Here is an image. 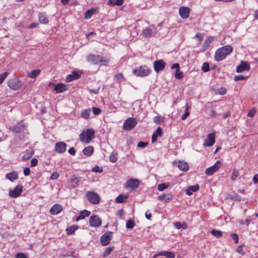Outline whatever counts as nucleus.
<instances>
[{
    "mask_svg": "<svg viewBox=\"0 0 258 258\" xmlns=\"http://www.w3.org/2000/svg\"><path fill=\"white\" fill-rule=\"evenodd\" d=\"M233 50V48L230 45H225L218 49L215 54V59L216 61H220L226 58Z\"/></svg>",
    "mask_w": 258,
    "mask_h": 258,
    "instance_id": "nucleus-1",
    "label": "nucleus"
},
{
    "mask_svg": "<svg viewBox=\"0 0 258 258\" xmlns=\"http://www.w3.org/2000/svg\"><path fill=\"white\" fill-rule=\"evenodd\" d=\"M87 60L88 62L94 65L99 64L100 63H102L103 64L106 65L109 62V60L107 58L103 57L100 55L93 54L87 56Z\"/></svg>",
    "mask_w": 258,
    "mask_h": 258,
    "instance_id": "nucleus-2",
    "label": "nucleus"
},
{
    "mask_svg": "<svg viewBox=\"0 0 258 258\" xmlns=\"http://www.w3.org/2000/svg\"><path fill=\"white\" fill-rule=\"evenodd\" d=\"M95 138V131L93 128H88L80 135V140L87 144L89 143Z\"/></svg>",
    "mask_w": 258,
    "mask_h": 258,
    "instance_id": "nucleus-3",
    "label": "nucleus"
},
{
    "mask_svg": "<svg viewBox=\"0 0 258 258\" xmlns=\"http://www.w3.org/2000/svg\"><path fill=\"white\" fill-rule=\"evenodd\" d=\"M151 72L152 70L146 65L141 66L133 71L134 75L140 77L148 76Z\"/></svg>",
    "mask_w": 258,
    "mask_h": 258,
    "instance_id": "nucleus-4",
    "label": "nucleus"
},
{
    "mask_svg": "<svg viewBox=\"0 0 258 258\" xmlns=\"http://www.w3.org/2000/svg\"><path fill=\"white\" fill-rule=\"evenodd\" d=\"M86 197L88 201L93 205H97L100 202L99 195L93 190H88L86 193Z\"/></svg>",
    "mask_w": 258,
    "mask_h": 258,
    "instance_id": "nucleus-5",
    "label": "nucleus"
},
{
    "mask_svg": "<svg viewBox=\"0 0 258 258\" xmlns=\"http://www.w3.org/2000/svg\"><path fill=\"white\" fill-rule=\"evenodd\" d=\"M139 185L140 181L138 179L131 178L126 181L125 188L135 190L139 187Z\"/></svg>",
    "mask_w": 258,
    "mask_h": 258,
    "instance_id": "nucleus-6",
    "label": "nucleus"
},
{
    "mask_svg": "<svg viewBox=\"0 0 258 258\" xmlns=\"http://www.w3.org/2000/svg\"><path fill=\"white\" fill-rule=\"evenodd\" d=\"M137 123L136 119L130 117L126 119L123 125V129L125 131H130L135 127Z\"/></svg>",
    "mask_w": 258,
    "mask_h": 258,
    "instance_id": "nucleus-7",
    "label": "nucleus"
},
{
    "mask_svg": "<svg viewBox=\"0 0 258 258\" xmlns=\"http://www.w3.org/2000/svg\"><path fill=\"white\" fill-rule=\"evenodd\" d=\"M23 186L22 184H18L14 189L10 190L9 196L13 198H16L20 196L23 192Z\"/></svg>",
    "mask_w": 258,
    "mask_h": 258,
    "instance_id": "nucleus-8",
    "label": "nucleus"
},
{
    "mask_svg": "<svg viewBox=\"0 0 258 258\" xmlns=\"http://www.w3.org/2000/svg\"><path fill=\"white\" fill-rule=\"evenodd\" d=\"M8 86L11 89L17 90L21 88L22 83L19 79L14 78L9 80Z\"/></svg>",
    "mask_w": 258,
    "mask_h": 258,
    "instance_id": "nucleus-9",
    "label": "nucleus"
},
{
    "mask_svg": "<svg viewBox=\"0 0 258 258\" xmlns=\"http://www.w3.org/2000/svg\"><path fill=\"white\" fill-rule=\"evenodd\" d=\"M113 233L108 232L102 235L100 238V242L103 246H106L110 243V240L112 238Z\"/></svg>",
    "mask_w": 258,
    "mask_h": 258,
    "instance_id": "nucleus-10",
    "label": "nucleus"
},
{
    "mask_svg": "<svg viewBox=\"0 0 258 258\" xmlns=\"http://www.w3.org/2000/svg\"><path fill=\"white\" fill-rule=\"evenodd\" d=\"M89 223L91 227H99L101 225L102 220L98 215H93L90 217Z\"/></svg>",
    "mask_w": 258,
    "mask_h": 258,
    "instance_id": "nucleus-11",
    "label": "nucleus"
},
{
    "mask_svg": "<svg viewBox=\"0 0 258 258\" xmlns=\"http://www.w3.org/2000/svg\"><path fill=\"white\" fill-rule=\"evenodd\" d=\"M166 63L163 59H159L154 62L153 67L155 71L159 73L160 71L164 70L166 67Z\"/></svg>",
    "mask_w": 258,
    "mask_h": 258,
    "instance_id": "nucleus-12",
    "label": "nucleus"
},
{
    "mask_svg": "<svg viewBox=\"0 0 258 258\" xmlns=\"http://www.w3.org/2000/svg\"><path fill=\"white\" fill-rule=\"evenodd\" d=\"M220 161H217L213 166L208 168L206 170V174L208 175H213L214 173L218 170L220 168Z\"/></svg>",
    "mask_w": 258,
    "mask_h": 258,
    "instance_id": "nucleus-13",
    "label": "nucleus"
},
{
    "mask_svg": "<svg viewBox=\"0 0 258 258\" xmlns=\"http://www.w3.org/2000/svg\"><path fill=\"white\" fill-rule=\"evenodd\" d=\"M215 143V136L214 133H211L208 135L207 138L205 139L204 143L205 147H211Z\"/></svg>",
    "mask_w": 258,
    "mask_h": 258,
    "instance_id": "nucleus-14",
    "label": "nucleus"
},
{
    "mask_svg": "<svg viewBox=\"0 0 258 258\" xmlns=\"http://www.w3.org/2000/svg\"><path fill=\"white\" fill-rule=\"evenodd\" d=\"M67 150V144L63 142H57L55 145L54 150L59 154H61L66 152Z\"/></svg>",
    "mask_w": 258,
    "mask_h": 258,
    "instance_id": "nucleus-15",
    "label": "nucleus"
},
{
    "mask_svg": "<svg viewBox=\"0 0 258 258\" xmlns=\"http://www.w3.org/2000/svg\"><path fill=\"white\" fill-rule=\"evenodd\" d=\"M190 10L188 8L181 7L179 9L180 16L183 19H187L189 17Z\"/></svg>",
    "mask_w": 258,
    "mask_h": 258,
    "instance_id": "nucleus-16",
    "label": "nucleus"
},
{
    "mask_svg": "<svg viewBox=\"0 0 258 258\" xmlns=\"http://www.w3.org/2000/svg\"><path fill=\"white\" fill-rule=\"evenodd\" d=\"M68 89V86L62 83H57L55 84L54 88V90L56 93H60L63 92Z\"/></svg>",
    "mask_w": 258,
    "mask_h": 258,
    "instance_id": "nucleus-17",
    "label": "nucleus"
},
{
    "mask_svg": "<svg viewBox=\"0 0 258 258\" xmlns=\"http://www.w3.org/2000/svg\"><path fill=\"white\" fill-rule=\"evenodd\" d=\"M249 69V65L246 62L241 61V63L236 67V72L240 73L244 71H248Z\"/></svg>",
    "mask_w": 258,
    "mask_h": 258,
    "instance_id": "nucleus-18",
    "label": "nucleus"
},
{
    "mask_svg": "<svg viewBox=\"0 0 258 258\" xmlns=\"http://www.w3.org/2000/svg\"><path fill=\"white\" fill-rule=\"evenodd\" d=\"M62 210V206L59 204L54 205L50 209V213L52 215H57Z\"/></svg>",
    "mask_w": 258,
    "mask_h": 258,
    "instance_id": "nucleus-19",
    "label": "nucleus"
},
{
    "mask_svg": "<svg viewBox=\"0 0 258 258\" xmlns=\"http://www.w3.org/2000/svg\"><path fill=\"white\" fill-rule=\"evenodd\" d=\"M81 74L76 71H73L71 74L69 75L66 77V80L67 82H70L74 80H76L80 78Z\"/></svg>",
    "mask_w": 258,
    "mask_h": 258,
    "instance_id": "nucleus-20",
    "label": "nucleus"
},
{
    "mask_svg": "<svg viewBox=\"0 0 258 258\" xmlns=\"http://www.w3.org/2000/svg\"><path fill=\"white\" fill-rule=\"evenodd\" d=\"M34 154V151L32 148H29L26 150L23 153V160L26 161L30 159Z\"/></svg>",
    "mask_w": 258,
    "mask_h": 258,
    "instance_id": "nucleus-21",
    "label": "nucleus"
},
{
    "mask_svg": "<svg viewBox=\"0 0 258 258\" xmlns=\"http://www.w3.org/2000/svg\"><path fill=\"white\" fill-rule=\"evenodd\" d=\"M6 178L10 181L13 182L18 178V175L17 172L12 171L6 175Z\"/></svg>",
    "mask_w": 258,
    "mask_h": 258,
    "instance_id": "nucleus-22",
    "label": "nucleus"
},
{
    "mask_svg": "<svg viewBox=\"0 0 258 258\" xmlns=\"http://www.w3.org/2000/svg\"><path fill=\"white\" fill-rule=\"evenodd\" d=\"M214 39V36H209L205 41L202 45V48L204 50H207L209 47L211 42L213 41Z\"/></svg>",
    "mask_w": 258,
    "mask_h": 258,
    "instance_id": "nucleus-23",
    "label": "nucleus"
},
{
    "mask_svg": "<svg viewBox=\"0 0 258 258\" xmlns=\"http://www.w3.org/2000/svg\"><path fill=\"white\" fill-rule=\"evenodd\" d=\"M90 214V212L87 210H84V211H81L79 215L76 217V221H79L80 220L83 219L85 218L88 217Z\"/></svg>",
    "mask_w": 258,
    "mask_h": 258,
    "instance_id": "nucleus-24",
    "label": "nucleus"
},
{
    "mask_svg": "<svg viewBox=\"0 0 258 258\" xmlns=\"http://www.w3.org/2000/svg\"><path fill=\"white\" fill-rule=\"evenodd\" d=\"M25 125L23 124H18L14 126L11 127L10 130L16 133H20L24 130Z\"/></svg>",
    "mask_w": 258,
    "mask_h": 258,
    "instance_id": "nucleus-25",
    "label": "nucleus"
},
{
    "mask_svg": "<svg viewBox=\"0 0 258 258\" xmlns=\"http://www.w3.org/2000/svg\"><path fill=\"white\" fill-rule=\"evenodd\" d=\"M199 189V186L196 184L192 186H190L186 189V194L187 195H191L193 192L197 191Z\"/></svg>",
    "mask_w": 258,
    "mask_h": 258,
    "instance_id": "nucleus-26",
    "label": "nucleus"
},
{
    "mask_svg": "<svg viewBox=\"0 0 258 258\" xmlns=\"http://www.w3.org/2000/svg\"><path fill=\"white\" fill-rule=\"evenodd\" d=\"M157 256H164L168 258H174L175 254L173 252L167 251H161L157 254Z\"/></svg>",
    "mask_w": 258,
    "mask_h": 258,
    "instance_id": "nucleus-27",
    "label": "nucleus"
},
{
    "mask_svg": "<svg viewBox=\"0 0 258 258\" xmlns=\"http://www.w3.org/2000/svg\"><path fill=\"white\" fill-rule=\"evenodd\" d=\"M178 168L182 171H186L189 169V166L186 162L179 161L177 164Z\"/></svg>",
    "mask_w": 258,
    "mask_h": 258,
    "instance_id": "nucleus-28",
    "label": "nucleus"
},
{
    "mask_svg": "<svg viewBox=\"0 0 258 258\" xmlns=\"http://www.w3.org/2000/svg\"><path fill=\"white\" fill-rule=\"evenodd\" d=\"M124 0H108L107 5L109 6H121L123 4Z\"/></svg>",
    "mask_w": 258,
    "mask_h": 258,
    "instance_id": "nucleus-29",
    "label": "nucleus"
},
{
    "mask_svg": "<svg viewBox=\"0 0 258 258\" xmlns=\"http://www.w3.org/2000/svg\"><path fill=\"white\" fill-rule=\"evenodd\" d=\"M38 19L39 22L41 24H46L48 23L49 20L43 13H39Z\"/></svg>",
    "mask_w": 258,
    "mask_h": 258,
    "instance_id": "nucleus-30",
    "label": "nucleus"
},
{
    "mask_svg": "<svg viewBox=\"0 0 258 258\" xmlns=\"http://www.w3.org/2000/svg\"><path fill=\"white\" fill-rule=\"evenodd\" d=\"M94 149L93 148L92 146H88L87 147H85L83 150V154L89 157L93 153Z\"/></svg>",
    "mask_w": 258,
    "mask_h": 258,
    "instance_id": "nucleus-31",
    "label": "nucleus"
},
{
    "mask_svg": "<svg viewBox=\"0 0 258 258\" xmlns=\"http://www.w3.org/2000/svg\"><path fill=\"white\" fill-rule=\"evenodd\" d=\"M79 228L78 226L72 225L66 229V232L68 235H73L74 234L75 231Z\"/></svg>",
    "mask_w": 258,
    "mask_h": 258,
    "instance_id": "nucleus-32",
    "label": "nucleus"
},
{
    "mask_svg": "<svg viewBox=\"0 0 258 258\" xmlns=\"http://www.w3.org/2000/svg\"><path fill=\"white\" fill-rule=\"evenodd\" d=\"M143 35L146 37H150L152 35L153 31L150 28H146L145 29H143L142 31Z\"/></svg>",
    "mask_w": 258,
    "mask_h": 258,
    "instance_id": "nucleus-33",
    "label": "nucleus"
},
{
    "mask_svg": "<svg viewBox=\"0 0 258 258\" xmlns=\"http://www.w3.org/2000/svg\"><path fill=\"white\" fill-rule=\"evenodd\" d=\"M40 70L39 69L31 71L30 73H28L27 74V76L29 78L34 79L36 78L40 74Z\"/></svg>",
    "mask_w": 258,
    "mask_h": 258,
    "instance_id": "nucleus-34",
    "label": "nucleus"
},
{
    "mask_svg": "<svg viewBox=\"0 0 258 258\" xmlns=\"http://www.w3.org/2000/svg\"><path fill=\"white\" fill-rule=\"evenodd\" d=\"M174 226L175 227L178 229H187V226L185 222H177L174 223Z\"/></svg>",
    "mask_w": 258,
    "mask_h": 258,
    "instance_id": "nucleus-35",
    "label": "nucleus"
},
{
    "mask_svg": "<svg viewBox=\"0 0 258 258\" xmlns=\"http://www.w3.org/2000/svg\"><path fill=\"white\" fill-rule=\"evenodd\" d=\"M95 11L96 10L94 8L87 10L85 14V18L86 19H90L95 13Z\"/></svg>",
    "mask_w": 258,
    "mask_h": 258,
    "instance_id": "nucleus-36",
    "label": "nucleus"
},
{
    "mask_svg": "<svg viewBox=\"0 0 258 258\" xmlns=\"http://www.w3.org/2000/svg\"><path fill=\"white\" fill-rule=\"evenodd\" d=\"M91 112L90 109H84L82 111L81 115V117L84 119H88L90 116V114Z\"/></svg>",
    "mask_w": 258,
    "mask_h": 258,
    "instance_id": "nucleus-37",
    "label": "nucleus"
},
{
    "mask_svg": "<svg viewBox=\"0 0 258 258\" xmlns=\"http://www.w3.org/2000/svg\"><path fill=\"white\" fill-rule=\"evenodd\" d=\"M127 198V196H125L122 194L119 195L115 199V202L117 203H123L125 202L126 199Z\"/></svg>",
    "mask_w": 258,
    "mask_h": 258,
    "instance_id": "nucleus-38",
    "label": "nucleus"
},
{
    "mask_svg": "<svg viewBox=\"0 0 258 258\" xmlns=\"http://www.w3.org/2000/svg\"><path fill=\"white\" fill-rule=\"evenodd\" d=\"M114 249V246H109V247H107L104 252L103 253V254H102V256L104 257H105L106 256H107L108 255H109L110 253L112 252V251Z\"/></svg>",
    "mask_w": 258,
    "mask_h": 258,
    "instance_id": "nucleus-39",
    "label": "nucleus"
},
{
    "mask_svg": "<svg viewBox=\"0 0 258 258\" xmlns=\"http://www.w3.org/2000/svg\"><path fill=\"white\" fill-rule=\"evenodd\" d=\"M170 184L169 183H163L158 185V190L160 191H163L164 189H167Z\"/></svg>",
    "mask_w": 258,
    "mask_h": 258,
    "instance_id": "nucleus-40",
    "label": "nucleus"
},
{
    "mask_svg": "<svg viewBox=\"0 0 258 258\" xmlns=\"http://www.w3.org/2000/svg\"><path fill=\"white\" fill-rule=\"evenodd\" d=\"M211 234L217 238H221L222 236V232L217 230H212L211 232Z\"/></svg>",
    "mask_w": 258,
    "mask_h": 258,
    "instance_id": "nucleus-41",
    "label": "nucleus"
},
{
    "mask_svg": "<svg viewBox=\"0 0 258 258\" xmlns=\"http://www.w3.org/2000/svg\"><path fill=\"white\" fill-rule=\"evenodd\" d=\"M80 180V178L77 177L76 176H73L72 177L71 179V181L74 184V187L77 186L78 185V183Z\"/></svg>",
    "mask_w": 258,
    "mask_h": 258,
    "instance_id": "nucleus-42",
    "label": "nucleus"
},
{
    "mask_svg": "<svg viewBox=\"0 0 258 258\" xmlns=\"http://www.w3.org/2000/svg\"><path fill=\"white\" fill-rule=\"evenodd\" d=\"M135 223L134 221L130 219L128 220L126 223V227L128 229H132L135 226Z\"/></svg>",
    "mask_w": 258,
    "mask_h": 258,
    "instance_id": "nucleus-43",
    "label": "nucleus"
},
{
    "mask_svg": "<svg viewBox=\"0 0 258 258\" xmlns=\"http://www.w3.org/2000/svg\"><path fill=\"white\" fill-rule=\"evenodd\" d=\"M202 70L204 72H208L210 71L209 64L208 62H204L203 63L202 67Z\"/></svg>",
    "mask_w": 258,
    "mask_h": 258,
    "instance_id": "nucleus-44",
    "label": "nucleus"
},
{
    "mask_svg": "<svg viewBox=\"0 0 258 258\" xmlns=\"http://www.w3.org/2000/svg\"><path fill=\"white\" fill-rule=\"evenodd\" d=\"M239 175V174L238 171L237 170L234 169L231 176V180L233 181L236 180Z\"/></svg>",
    "mask_w": 258,
    "mask_h": 258,
    "instance_id": "nucleus-45",
    "label": "nucleus"
},
{
    "mask_svg": "<svg viewBox=\"0 0 258 258\" xmlns=\"http://www.w3.org/2000/svg\"><path fill=\"white\" fill-rule=\"evenodd\" d=\"M164 121V117L161 116H156L154 118V121L157 123H160Z\"/></svg>",
    "mask_w": 258,
    "mask_h": 258,
    "instance_id": "nucleus-46",
    "label": "nucleus"
},
{
    "mask_svg": "<svg viewBox=\"0 0 258 258\" xmlns=\"http://www.w3.org/2000/svg\"><path fill=\"white\" fill-rule=\"evenodd\" d=\"M175 77L177 79H181L183 77V72L179 71H176Z\"/></svg>",
    "mask_w": 258,
    "mask_h": 258,
    "instance_id": "nucleus-47",
    "label": "nucleus"
},
{
    "mask_svg": "<svg viewBox=\"0 0 258 258\" xmlns=\"http://www.w3.org/2000/svg\"><path fill=\"white\" fill-rule=\"evenodd\" d=\"M114 77H115V79L117 81H121L122 80H123V79L124 78L123 74L121 73H117L115 75Z\"/></svg>",
    "mask_w": 258,
    "mask_h": 258,
    "instance_id": "nucleus-48",
    "label": "nucleus"
},
{
    "mask_svg": "<svg viewBox=\"0 0 258 258\" xmlns=\"http://www.w3.org/2000/svg\"><path fill=\"white\" fill-rule=\"evenodd\" d=\"M230 236L233 239L235 243H237L238 242L239 237L236 233H232L230 234Z\"/></svg>",
    "mask_w": 258,
    "mask_h": 258,
    "instance_id": "nucleus-49",
    "label": "nucleus"
},
{
    "mask_svg": "<svg viewBox=\"0 0 258 258\" xmlns=\"http://www.w3.org/2000/svg\"><path fill=\"white\" fill-rule=\"evenodd\" d=\"M8 74L9 73L8 72H5L0 75V84L4 82L5 79L7 77Z\"/></svg>",
    "mask_w": 258,
    "mask_h": 258,
    "instance_id": "nucleus-50",
    "label": "nucleus"
},
{
    "mask_svg": "<svg viewBox=\"0 0 258 258\" xmlns=\"http://www.w3.org/2000/svg\"><path fill=\"white\" fill-rule=\"evenodd\" d=\"M92 109L94 115H98L101 112V110L99 108L93 107Z\"/></svg>",
    "mask_w": 258,
    "mask_h": 258,
    "instance_id": "nucleus-51",
    "label": "nucleus"
},
{
    "mask_svg": "<svg viewBox=\"0 0 258 258\" xmlns=\"http://www.w3.org/2000/svg\"><path fill=\"white\" fill-rule=\"evenodd\" d=\"M255 113H256L255 109L254 108H252L248 111L247 116L249 117H252L255 115Z\"/></svg>",
    "mask_w": 258,
    "mask_h": 258,
    "instance_id": "nucleus-52",
    "label": "nucleus"
},
{
    "mask_svg": "<svg viewBox=\"0 0 258 258\" xmlns=\"http://www.w3.org/2000/svg\"><path fill=\"white\" fill-rule=\"evenodd\" d=\"M117 159V158L115 154H112L109 157V160L112 163H114L116 162Z\"/></svg>",
    "mask_w": 258,
    "mask_h": 258,
    "instance_id": "nucleus-53",
    "label": "nucleus"
},
{
    "mask_svg": "<svg viewBox=\"0 0 258 258\" xmlns=\"http://www.w3.org/2000/svg\"><path fill=\"white\" fill-rule=\"evenodd\" d=\"M59 177V174L57 172H54L51 173L50 179L52 180L56 179Z\"/></svg>",
    "mask_w": 258,
    "mask_h": 258,
    "instance_id": "nucleus-54",
    "label": "nucleus"
},
{
    "mask_svg": "<svg viewBox=\"0 0 258 258\" xmlns=\"http://www.w3.org/2000/svg\"><path fill=\"white\" fill-rule=\"evenodd\" d=\"M16 258H28L24 253L19 252L16 254Z\"/></svg>",
    "mask_w": 258,
    "mask_h": 258,
    "instance_id": "nucleus-55",
    "label": "nucleus"
},
{
    "mask_svg": "<svg viewBox=\"0 0 258 258\" xmlns=\"http://www.w3.org/2000/svg\"><path fill=\"white\" fill-rule=\"evenodd\" d=\"M38 161L36 158H33L31 161V166L34 167L38 164Z\"/></svg>",
    "mask_w": 258,
    "mask_h": 258,
    "instance_id": "nucleus-56",
    "label": "nucleus"
},
{
    "mask_svg": "<svg viewBox=\"0 0 258 258\" xmlns=\"http://www.w3.org/2000/svg\"><path fill=\"white\" fill-rule=\"evenodd\" d=\"M154 133L157 136H162V131L161 128L160 127H158L156 130V132H155Z\"/></svg>",
    "mask_w": 258,
    "mask_h": 258,
    "instance_id": "nucleus-57",
    "label": "nucleus"
},
{
    "mask_svg": "<svg viewBox=\"0 0 258 258\" xmlns=\"http://www.w3.org/2000/svg\"><path fill=\"white\" fill-rule=\"evenodd\" d=\"M236 251L243 255H244L245 254L244 252L243 251L242 245H239V246L237 247L236 249Z\"/></svg>",
    "mask_w": 258,
    "mask_h": 258,
    "instance_id": "nucleus-58",
    "label": "nucleus"
},
{
    "mask_svg": "<svg viewBox=\"0 0 258 258\" xmlns=\"http://www.w3.org/2000/svg\"><path fill=\"white\" fill-rule=\"evenodd\" d=\"M218 93L220 95H224L226 94L227 91L225 88H221L218 90Z\"/></svg>",
    "mask_w": 258,
    "mask_h": 258,
    "instance_id": "nucleus-59",
    "label": "nucleus"
},
{
    "mask_svg": "<svg viewBox=\"0 0 258 258\" xmlns=\"http://www.w3.org/2000/svg\"><path fill=\"white\" fill-rule=\"evenodd\" d=\"M148 143L140 141L138 144V147L140 148H145L147 145Z\"/></svg>",
    "mask_w": 258,
    "mask_h": 258,
    "instance_id": "nucleus-60",
    "label": "nucleus"
},
{
    "mask_svg": "<svg viewBox=\"0 0 258 258\" xmlns=\"http://www.w3.org/2000/svg\"><path fill=\"white\" fill-rule=\"evenodd\" d=\"M234 79L235 81H238L244 80L245 77L243 75H238L235 76Z\"/></svg>",
    "mask_w": 258,
    "mask_h": 258,
    "instance_id": "nucleus-61",
    "label": "nucleus"
},
{
    "mask_svg": "<svg viewBox=\"0 0 258 258\" xmlns=\"http://www.w3.org/2000/svg\"><path fill=\"white\" fill-rule=\"evenodd\" d=\"M189 110H185L184 113L182 115L181 117V119L184 120L186 119L187 116L189 115Z\"/></svg>",
    "mask_w": 258,
    "mask_h": 258,
    "instance_id": "nucleus-62",
    "label": "nucleus"
},
{
    "mask_svg": "<svg viewBox=\"0 0 258 258\" xmlns=\"http://www.w3.org/2000/svg\"><path fill=\"white\" fill-rule=\"evenodd\" d=\"M23 173L25 176L29 175L30 173V169L28 167H26L24 168L23 171Z\"/></svg>",
    "mask_w": 258,
    "mask_h": 258,
    "instance_id": "nucleus-63",
    "label": "nucleus"
},
{
    "mask_svg": "<svg viewBox=\"0 0 258 258\" xmlns=\"http://www.w3.org/2000/svg\"><path fill=\"white\" fill-rule=\"evenodd\" d=\"M172 69H176V71H179L180 70V66L179 64L177 63H174L172 67Z\"/></svg>",
    "mask_w": 258,
    "mask_h": 258,
    "instance_id": "nucleus-64",
    "label": "nucleus"
}]
</instances>
